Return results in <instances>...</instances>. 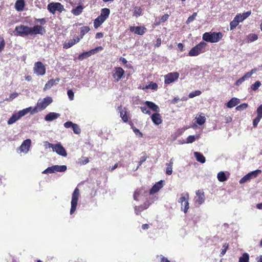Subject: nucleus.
I'll return each mask as SVG.
<instances>
[{
	"label": "nucleus",
	"mask_w": 262,
	"mask_h": 262,
	"mask_svg": "<svg viewBox=\"0 0 262 262\" xmlns=\"http://www.w3.org/2000/svg\"><path fill=\"white\" fill-rule=\"evenodd\" d=\"M15 31L16 32V35L23 37L29 35H43L45 32V30L39 25H35L33 27H29L27 26L20 25L15 27Z\"/></svg>",
	"instance_id": "obj_1"
},
{
	"label": "nucleus",
	"mask_w": 262,
	"mask_h": 262,
	"mask_svg": "<svg viewBox=\"0 0 262 262\" xmlns=\"http://www.w3.org/2000/svg\"><path fill=\"white\" fill-rule=\"evenodd\" d=\"M52 102L53 99L51 97H47L42 100H39L35 107L31 109L30 112L31 114H34L45 110Z\"/></svg>",
	"instance_id": "obj_2"
},
{
	"label": "nucleus",
	"mask_w": 262,
	"mask_h": 262,
	"mask_svg": "<svg viewBox=\"0 0 262 262\" xmlns=\"http://www.w3.org/2000/svg\"><path fill=\"white\" fill-rule=\"evenodd\" d=\"M223 36L221 32H209L204 33L202 38L205 41L215 43L219 41Z\"/></svg>",
	"instance_id": "obj_3"
},
{
	"label": "nucleus",
	"mask_w": 262,
	"mask_h": 262,
	"mask_svg": "<svg viewBox=\"0 0 262 262\" xmlns=\"http://www.w3.org/2000/svg\"><path fill=\"white\" fill-rule=\"evenodd\" d=\"M31 110V107H29L18 111L17 113H15L12 114L11 117L8 119L7 124L8 125H11L15 123L17 121L19 120L21 117L26 115Z\"/></svg>",
	"instance_id": "obj_4"
},
{
	"label": "nucleus",
	"mask_w": 262,
	"mask_h": 262,
	"mask_svg": "<svg viewBox=\"0 0 262 262\" xmlns=\"http://www.w3.org/2000/svg\"><path fill=\"white\" fill-rule=\"evenodd\" d=\"M80 197V190L78 187L75 188L72 194L71 202V209L70 213L73 214L76 211L79 198Z\"/></svg>",
	"instance_id": "obj_5"
},
{
	"label": "nucleus",
	"mask_w": 262,
	"mask_h": 262,
	"mask_svg": "<svg viewBox=\"0 0 262 262\" xmlns=\"http://www.w3.org/2000/svg\"><path fill=\"white\" fill-rule=\"evenodd\" d=\"M207 43L202 41L198 45L193 47L189 51L188 54L190 56H196L205 52Z\"/></svg>",
	"instance_id": "obj_6"
},
{
	"label": "nucleus",
	"mask_w": 262,
	"mask_h": 262,
	"mask_svg": "<svg viewBox=\"0 0 262 262\" xmlns=\"http://www.w3.org/2000/svg\"><path fill=\"white\" fill-rule=\"evenodd\" d=\"M33 72L37 76H43L46 74V69L41 61H37L34 63Z\"/></svg>",
	"instance_id": "obj_7"
},
{
	"label": "nucleus",
	"mask_w": 262,
	"mask_h": 262,
	"mask_svg": "<svg viewBox=\"0 0 262 262\" xmlns=\"http://www.w3.org/2000/svg\"><path fill=\"white\" fill-rule=\"evenodd\" d=\"M47 9L49 11L54 14L56 11L61 12L64 10L63 6L60 3H51L48 5Z\"/></svg>",
	"instance_id": "obj_8"
},
{
	"label": "nucleus",
	"mask_w": 262,
	"mask_h": 262,
	"mask_svg": "<svg viewBox=\"0 0 262 262\" xmlns=\"http://www.w3.org/2000/svg\"><path fill=\"white\" fill-rule=\"evenodd\" d=\"M102 49V47H98L87 52H83L78 56V59L82 60L89 57L91 56Z\"/></svg>",
	"instance_id": "obj_9"
},
{
	"label": "nucleus",
	"mask_w": 262,
	"mask_h": 262,
	"mask_svg": "<svg viewBox=\"0 0 262 262\" xmlns=\"http://www.w3.org/2000/svg\"><path fill=\"white\" fill-rule=\"evenodd\" d=\"M260 172L261 170L257 169L248 173L240 180L239 183L243 184L247 182L248 180L256 177Z\"/></svg>",
	"instance_id": "obj_10"
},
{
	"label": "nucleus",
	"mask_w": 262,
	"mask_h": 262,
	"mask_svg": "<svg viewBox=\"0 0 262 262\" xmlns=\"http://www.w3.org/2000/svg\"><path fill=\"white\" fill-rule=\"evenodd\" d=\"M179 74L178 72H171L164 76V82L166 84H169L173 82L178 79Z\"/></svg>",
	"instance_id": "obj_11"
},
{
	"label": "nucleus",
	"mask_w": 262,
	"mask_h": 262,
	"mask_svg": "<svg viewBox=\"0 0 262 262\" xmlns=\"http://www.w3.org/2000/svg\"><path fill=\"white\" fill-rule=\"evenodd\" d=\"M31 144V140L29 139L24 140L19 148H17V151H20V152L25 154L28 153L29 151Z\"/></svg>",
	"instance_id": "obj_12"
},
{
	"label": "nucleus",
	"mask_w": 262,
	"mask_h": 262,
	"mask_svg": "<svg viewBox=\"0 0 262 262\" xmlns=\"http://www.w3.org/2000/svg\"><path fill=\"white\" fill-rule=\"evenodd\" d=\"M124 74V71L121 67L115 68L112 72V75L116 82L119 81Z\"/></svg>",
	"instance_id": "obj_13"
},
{
	"label": "nucleus",
	"mask_w": 262,
	"mask_h": 262,
	"mask_svg": "<svg viewBox=\"0 0 262 262\" xmlns=\"http://www.w3.org/2000/svg\"><path fill=\"white\" fill-rule=\"evenodd\" d=\"M53 151L56 152L58 155L66 157L67 156V151L65 148L60 143L54 144Z\"/></svg>",
	"instance_id": "obj_14"
},
{
	"label": "nucleus",
	"mask_w": 262,
	"mask_h": 262,
	"mask_svg": "<svg viewBox=\"0 0 262 262\" xmlns=\"http://www.w3.org/2000/svg\"><path fill=\"white\" fill-rule=\"evenodd\" d=\"M80 41V39L78 38V36H75L73 39H70L69 40H67L63 45V47L64 49H69L74 46V45Z\"/></svg>",
	"instance_id": "obj_15"
},
{
	"label": "nucleus",
	"mask_w": 262,
	"mask_h": 262,
	"mask_svg": "<svg viewBox=\"0 0 262 262\" xmlns=\"http://www.w3.org/2000/svg\"><path fill=\"white\" fill-rule=\"evenodd\" d=\"M130 31L135 34L143 35L146 31V28L142 26H132L130 27Z\"/></svg>",
	"instance_id": "obj_16"
},
{
	"label": "nucleus",
	"mask_w": 262,
	"mask_h": 262,
	"mask_svg": "<svg viewBox=\"0 0 262 262\" xmlns=\"http://www.w3.org/2000/svg\"><path fill=\"white\" fill-rule=\"evenodd\" d=\"M196 197L195 198V202L198 203L199 205L203 204L205 200L204 192L203 190H198L196 192Z\"/></svg>",
	"instance_id": "obj_17"
},
{
	"label": "nucleus",
	"mask_w": 262,
	"mask_h": 262,
	"mask_svg": "<svg viewBox=\"0 0 262 262\" xmlns=\"http://www.w3.org/2000/svg\"><path fill=\"white\" fill-rule=\"evenodd\" d=\"M60 116V114L54 112H50L46 115L45 120L46 121L50 122L56 120Z\"/></svg>",
	"instance_id": "obj_18"
},
{
	"label": "nucleus",
	"mask_w": 262,
	"mask_h": 262,
	"mask_svg": "<svg viewBox=\"0 0 262 262\" xmlns=\"http://www.w3.org/2000/svg\"><path fill=\"white\" fill-rule=\"evenodd\" d=\"M163 181L161 180L157 182L150 190V193L153 194L157 192L163 186Z\"/></svg>",
	"instance_id": "obj_19"
},
{
	"label": "nucleus",
	"mask_w": 262,
	"mask_h": 262,
	"mask_svg": "<svg viewBox=\"0 0 262 262\" xmlns=\"http://www.w3.org/2000/svg\"><path fill=\"white\" fill-rule=\"evenodd\" d=\"M60 79L56 78L55 79H51L48 81L45 84L43 90L45 91L51 89L53 85H56L58 83Z\"/></svg>",
	"instance_id": "obj_20"
},
{
	"label": "nucleus",
	"mask_w": 262,
	"mask_h": 262,
	"mask_svg": "<svg viewBox=\"0 0 262 262\" xmlns=\"http://www.w3.org/2000/svg\"><path fill=\"white\" fill-rule=\"evenodd\" d=\"M240 103V100L237 98L233 97L231 98L226 104V105L228 108H232Z\"/></svg>",
	"instance_id": "obj_21"
},
{
	"label": "nucleus",
	"mask_w": 262,
	"mask_h": 262,
	"mask_svg": "<svg viewBox=\"0 0 262 262\" xmlns=\"http://www.w3.org/2000/svg\"><path fill=\"white\" fill-rule=\"evenodd\" d=\"M151 119L156 125H159L162 123L161 117L159 113H155L151 116Z\"/></svg>",
	"instance_id": "obj_22"
},
{
	"label": "nucleus",
	"mask_w": 262,
	"mask_h": 262,
	"mask_svg": "<svg viewBox=\"0 0 262 262\" xmlns=\"http://www.w3.org/2000/svg\"><path fill=\"white\" fill-rule=\"evenodd\" d=\"M145 103L148 108H150L153 111L158 113L160 112V108L159 106L155 103L151 101H146Z\"/></svg>",
	"instance_id": "obj_23"
},
{
	"label": "nucleus",
	"mask_w": 262,
	"mask_h": 262,
	"mask_svg": "<svg viewBox=\"0 0 262 262\" xmlns=\"http://www.w3.org/2000/svg\"><path fill=\"white\" fill-rule=\"evenodd\" d=\"M120 113V117L122 118V120L124 122L128 121V117L127 116L126 111H125V108L122 109L121 106L118 107Z\"/></svg>",
	"instance_id": "obj_24"
},
{
	"label": "nucleus",
	"mask_w": 262,
	"mask_h": 262,
	"mask_svg": "<svg viewBox=\"0 0 262 262\" xmlns=\"http://www.w3.org/2000/svg\"><path fill=\"white\" fill-rule=\"evenodd\" d=\"M194 155L196 158V160L198 162H199L201 163H204L205 162V161H206L205 157L201 152L195 151L194 152Z\"/></svg>",
	"instance_id": "obj_25"
},
{
	"label": "nucleus",
	"mask_w": 262,
	"mask_h": 262,
	"mask_svg": "<svg viewBox=\"0 0 262 262\" xmlns=\"http://www.w3.org/2000/svg\"><path fill=\"white\" fill-rule=\"evenodd\" d=\"M110 13V10L108 8H103L101 11V13L99 16L103 18L104 20H106L108 17Z\"/></svg>",
	"instance_id": "obj_26"
},
{
	"label": "nucleus",
	"mask_w": 262,
	"mask_h": 262,
	"mask_svg": "<svg viewBox=\"0 0 262 262\" xmlns=\"http://www.w3.org/2000/svg\"><path fill=\"white\" fill-rule=\"evenodd\" d=\"M148 207L149 204L147 203H145L144 205L139 206H135V213H136V214H139L141 211L145 209H146Z\"/></svg>",
	"instance_id": "obj_27"
},
{
	"label": "nucleus",
	"mask_w": 262,
	"mask_h": 262,
	"mask_svg": "<svg viewBox=\"0 0 262 262\" xmlns=\"http://www.w3.org/2000/svg\"><path fill=\"white\" fill-rule=\"evenodd\" d=\"M90 28L88 26H83L80 28V34L78 38L80 40L83 37L85 34L90 31Z\"/></svg>",
	"instance_id": "obj_28"
},
{
	"label": "nucleus",
	"mask_w": 262,
	"mask_h": 262,
	"mask_svg": "<svg viewBox=\"0 0 262 262\" xmlns=\"http://www.w3.org/2000/svg\"><path fill=\"white\" fill-rule=\"evenodd\" d=\"M105 20L101 18L99 16H98L94 21V27L95 28H97L100 25L104 23Z\"/></svg>",
	"instance_id": "obj_29"
},
{
	"label": "nucleus",
	"mask_w": 262,
	"mask_h": 262,
	"mask_svg": "<svg viewBox=\"0 0 262 262\" xmlns=\"http://www.w3.org/2000/svg\"><path fill=\"white\" fill-rule=\"evenodd\" d=\"M25 4L23 0H18L16 1L15 7L17 11L23 10Z\"/></svg>",
	"instance_id": "obj_30"
},
{
	"label": "nucleus",
	"mask_w": 262,
	"mask_h": 262,
	"mask_svg": "<svg viewBox=\"0 0 262 262\" xmlns=\"http://www.w3.org/2000/svg\"><path fill=\"white\" fill-rule=\"evenodd\" d=\"M189 200V194L188 193H183L181 194V197L179 199L178 202L180 204H182L185 201Z\"/></svg>",
	"instance_id": "obj_31"
},
{
	"label": "nucleus",
	"mask_w": 262,
	"mask_h": 262,
	"mask_svg": "<svg viewBox=\"0 0 262 262\" xmlns=\"http://www.w3.org/2000/svg\"><path fill=\"white\" fill-rule=\"evenodd\" d=\"M83 9V8L82 6L79 5L72 9V13L75 15H79L82 13Z\"/></svg>",
	"instance_id": "obj_32"
},
{
	"label": "nucleus",
	"mask_w": 262,
	"mask_h": 262,
	"mask_svg": "<svg viewBox=\"0 0 262 262\" xmlns=\"http://www.w3.org/2000/svg\"><path fill=\"white\" fill-rule=\"evenodd\" d=\"M217 179L220 182H225L227 180V177L224 171H220L217 173Z\"/></svg>",
	"instance_id": "obj_33"
},
{
	"label": "nucleus",
	"mask_w": 262,
	"mask_h": 262,
	"mask_svg": "<svg viewBox=\"0 0 262 262\" xmlns=\"http://www.w3.org/2000/svg\"><path fill=\"white\" fill-rule=\"evenodd\" d=\"M144 192V191H143V189H137L135 192H134V199L136 201H138L139 200V198H140V195L141 194H142Z\"/></svg>",
	"instance_id": "obj_34"
},
{
	"label": "nucleus",
	"mask_w": 262,
	"mask_h": 262,
	"mask_svg": "<svg viewBox=\"0 0 262 262\" xmlns=\"http://www.w3.org/2000/svg\"><path fill=\"white\" fill-rule=\"evenodd\" d=\"M55 172H64L67 169V167L66 165H54Z\"/></svg>",
	"instance_id": "obj_35"
},
{
	"label": "nucleus",
	"mask_w": 262,
	"mask_h": 262,
	"mask_svg": "<svg viewBox=\"0 0 262 262\" xmlns=\"http://www.w3.org/2000/svg\"><path fill=\"white\" fill-rule=\"evenodd\" d=\"M195 119L196 123L200 125L204 124L206 121V118L204 116L199 115L198 117H196Z\"/></svg>",
	"instance_id": "obj_36"
},
{
	"label": "nucleus",
	"mask_w": 262,
	"mask_h": 262,
	"mask_svg": "<svg viewBox=\"0 0 262 262\" xmlns=\"http://www.w3.org/2000/svg\"><path fill=\"white\" fill-rule=\"evenodd\" d=\"M142 10L139 7H135L134 10V16L138 17L142 15Z\"/></svg>",
	"instance_id": "obj_37"
},
{
	"label": "nucleus",
	"mask_w": 262,
	"mask_h": 262,
	"mask_svg": "<svg viewBox=\"0 0 262 262\" xmlns=\"http://www.w3.org/2000/svg\"><path fill=\"white\" fill-rule=\"evenodd\" d=\"M181 209L183 210L185 213H186L188 211V210L189 208V202L188 201H185V202L181 204Z\"/></svg>",
	"instance_id": "obj_38"
},
{
	"label": "nucleus",
	"mask_w": 262,
	"mask_h": 262,
	"mask_svg": "<svg viewBox=\"0 0 262 262\" xmlns=\"http://www.w3.org/2000/svg\"><path fill=\"white\" fill-rule=\"evenodd\" d=\"M249 256L248 253H244L239 258V262H249Z\"/></svg>",
	"instance_id": "obj_39"
},
{
	"label": "nucleus",
	"mask_w": 262,
	"mask_h": 262,
	"mask_svg": "<svg viewBox=\"0 0 262 262\" xmlns=\"http://www.w3.org/2000/svg\"><path fill=\"white\" fill-rule=\"evenodd\" d=\"M55 172V166L53 165L51 167H48L45 170L42 171V173L44 174H49Z\"/></svg>",
	"instance_id": "obj_40"
},
{
	"label": "nucleus",
	"mask_w": 262,
	"mask_h": 262,
	"mask_svg": "<svg viewBox=\"0 0 262 262\" xmlns=\"http://www.w3.org/2000/svg\"><path fill=\"white\" fill-rule=\"evenodd\" d=\"M258 36L255 34H251L248 36V41L251 42L256 40Z\"/></svg>",
	"instance_id": "obj_41"
},
{
	"label": "nucleus",
	"mask_w": 262,
	"mask_h": 262,
	"mask_svg": "<svg viewBox=\"0 0 262 262\" xmlns=\"http://www.w3.org/2000/svg\"><path fill=\"white\" fill-rule=\"evenodd\" d=\"M201 94V92L199 90L195 91L192 92L189 94V97L190 98H193L195 96H199Z\"/></svg>",
	"instance_id": "obj_42"
},
{
	"label": "nucleus",
	"mask_w": 262,
	"mask_h": 262,
	"mask_svg": "<svg viewBox=\"0 0 262 262\" xmlns=\"http://www.w3.org/2000/svg\"><path fill=\"white\" fill-rule=\"evenodd\" d=\"M158 88V85L156 83L151 82L150 83L146 86V89H149L151 90H156Z\"/></svg>",
	"instance_id": "obj_43"
},
{
	"label": "nucleus",
	"mask_w": 262,
	"mask_h": 262,
	"mask_svg": "<svg viewBox=\"0 0 262 262\" xmlns=\"http://www.w3.org/2000/svg\"><path fill=\"white\" fill-rule=\"evenodd\" d=\"M74 133L76 134H79L81 132V129L79 128V126L77 124H74L73 127H72Z\"/></svg>",
	"instance_id": "obj_44"
},
{
	"label": "nucleus",
	"mask_w": 262,
	"mask_h": 262,
	"mask_svg": "<svg viewBox=\"0 0 262 262\" xmlns=\"http://www.w3.org/2000/svg\"><path fill=\"white\" fill-rule=\"evenodd\" d=\"M248 106V105L247 103H243V104L237 106L236 107V110L237 111H243V110H245L246 108H247Z\"/></svg>",
	"instance_id": "obj_45"
},
{
	"label": "nucleus",
	"mask_w": 262,
	"mask_h": 262,
	"mask_svg": "<svg viewBox=\"0 0 262 262\" xmlns=\"http://www.w3.org/2000/svg\"><path fill=\"white\" fill-rule=\"evenodd\" d=\"M261 85V82L259 81H256L254 84H253L251 86V89L253 91L257 90L259 87Z\"/></svg>",
	"instance_id": "obj_46"
},
{
	"label": "nucleus",
	"mask_w": 262,
	"mask_h": 262,
	"mask_svg": "<svg viewBox=\"0 0 262 262\" xmlns=\"http://www.w3.org/2000/svg\"><path fill=\"white\" fill-rule=\"evenodd\" d=\"M196 15H197V13L196 12L193 13L192 15L190 16L188 18V19L186 21V23L187 24H188L190 23L191 22L193 21L194 20V19L195 18Z\"/></svg>",
	"instance_id": "obj_47"
},
{
	"label": "nucleus",
	"mask_w": 262,
	"mask_h": 262,
	"mask_svg": "<svg viewBox=\"0 0 262 262\" xmlns=\"http://www.w3.org/2000/svg\"><path fill=\"white\" fill-rule=\"evenodd\" d=\"M238 25V23H237V21L235 19H233V20L231 21L230 24V30H233L234 28L236 27V26Z\"/></svg>",
	"instance_id": "obj_48"
},
{
	"label": "nucleus",
	"mask_w": 262,
	"mask_h": 262,
	"mask_svg": "<svg viewBox=\"0 0 262 262\" xmlns=\"http://www.w3.org/2000/svg\"><path fill=\"white\" fill-rule=\"evenodd\" d=\"M146 159H147V156H142L140 158V161L138 162V165L135 170V171L137 170L138 169V168L139 167V166H141L142 164V163L146 161Z\"/></svg>",
	"instance_id": "obj_49"
},
{
	"label": "nucleus",
	"mask_w": 262,
	"mask_h": 262,
	"mask_svg": "<svg viewBox=\"0 0 262 262\" xmlns=\"http://www.w3.org/2000/svg\"><path fill=\"white\" fill-rule=\"evenodd\" d=\"M195 140V136L190 135L186 139V143H193Z\"/></svg>",
	"instance_id": "obj_50"
},
{
	"label": "nucleus",
	"mask_w": 262,
	"mask_h": 262,
	"mask_svg": "<svg viewBox=\"0 0 262 262\" xmlns=\"http://www.w3.org/2000/svg\"><path fill=\"white\" fill-rule=\"evenodd\" d=\"M166 165L167 166L166 173L168 175L171 174L172 173V166L171 165H168L167 164H166Z\"/></svg>",
	"instance_id": "obj_51"
},
{
	"label": "nucleus",
	"mask_w": 262,
	"mask_h": 262,
	"mask_svg": "<svg viewBox=\"0 0 262 262\" xmlns=\"http://www.w3.org/2000/svg\"><path fill=\"white\" fill-rule=\"evenodd\" d=\"M68 97L70 100H73L74 98V93L72 90H69L67 92Z\"/></svg>",
	"instance_id": "obj_52"
},
{
	"label": "nucleus",
	"mask_w": 262,
	"mask_h": 262,
	"mask_svg": "<svg viewBox=\"0 0 262 262\" xmlns=\"http://www.w3.org/2000/svg\"><path fill=\"white\" fill-rule=\"evenodd\" d=\"M89 162V159L86 157H82L81 159H79V163L80 164L85 165L87 164Z\"/></svg>",
	"instance_id": "obj_53"
},
{
	"label": "nucleus",
	"mask_w": 262,
	"mask_h": 262,
	"mask_svg": "<svg viewBox=\"0 0 262 262\" xmlns=\"http://www.w3.org/2000/svg\"><path fill=\"white\" fill-rule=\"evenodd\" d=\"M251 13V11H247L246 12L243 13L242 14H241V16L242 17V19L244 20L245 19H246L248 17H249Z\"/></svg>",
	"instance_id": "obj_54"
},
{
	"label": "nucleus",
	"mask_w": 262,
	"mask_h": 262,
	"mask_svg": "<svg viewBox=\"0 0 262 262\" xmlns=\"http://www.w3.org/2000/svg\"><path fill=\"white\" fill-rule=\"evenodd\" d=\"M5 43L3 37H0V52L4 49Z\"/></svg>",
	"instance_id": "obj_55"
},
{
	"label": "nucleus",
	"mask_w": 262,
	"mask_h": 262,
	"mask_svg": "<svg viewBox=\"0 0 262 262\" xmlns=\"http://www.w3.org/2000/svg\"><path fill=\"white\" fill-rule=\"evenodd\" d=\"M224 248L222 249V251L220 253V256H223L224 255L227 251V249L228 247V245L225 244L223 246Z\"/></svg>",
	"instance_id": "obj_56"
},
{
	"label": "nucleus",
	"mask_w": 262,
	"mask_h": 262,
	"mask_svg": "<svg viewBox=\"0 0 262 262\" xmlns=\"http://www.w3.org/2000/svg\"><path fill=\"white\" fill-rule=\"evenodd\" d=\"M44 144H45L44 145L46 149L52 148V150L53 149L54 144L50 143L48 141L45 142Z\"/></svg>",
	"instance_id": "obj_57"
},
{
	"label": "nucleus",
	"mask_w": 262,
	"mask_h": 262,
	"mask_svg": "<svg viewBox=\"0 0 262 262\" xmlns=\"http://www.w3.org/2000/svg\"><path fill=\"white\" fill-rule=\"evenodd\" d=\"M74 123L71 121H67L64 123L63 125H64V127H66L67 128H69L70 127H72L74 125Z\"/></svg>",
	"instance_id": "obj_58"
},
{
	"label": "nucleus",
	"mask_w": 262,
	"mask_h": 262,
	"mask_svg": "<svg viewBox=\"0 0 262 262\" xmlns=\"http://www.w3.org/2000/svg\"><path fill=\"white\" fill-rule=\"evenodd\" d=\"M140 108H141V111L143 113L148 114V115L150 114V111L146 106H141L140 107Z\"/></svg>",
	"instance_id": "obj_59"
},
{
	"label": "nucleus",
	"mask_w": 262,
	"mask_h": 262,
	"mask_svg": "<svg viewBox=\"0 0 262 262\" xmlns=\"http://www.w3.org/2000/svg\"><path fill=\"white\" fill-rule=\"evenodd\" d=\"M257 116L259 117L262 118V104H261L257 109Z\"/></svg>",
	"instance_id": "obj_60"
},
{
	"label": "nucleus",
	"mask_w": 262,
	"mask_h": 262,
	"mask_svg": "<svg viewBox=\"0 0 262 262\" xmlns=\"http://www.w3.org/2000/svg\"><path fill=\"white\" fill-rule=\"evenodd\" d=\"M261 118L257 116L253 121V125L254 127H256Z\"/></svg>",
	"instance_id": "obj_61"
},
{
	"label": "nucleus",
	"mask_w": 262,
	"mask_h": 262,
	"mask_svg": "<svg viewBox=\"0 0 262 262\" xmlns=\"http://www.w3.org/2000/svg\"><path fill=\"white\" fill-rule=\"evenodd\" d=\"M133 129L134 132L135 133V134L136 135H139V136L141 137H142L143 136L142 133L141 132H140L138 129H137L135 127H133Z\"/></svg>",
	"instance_id": "obj_62"
},
{
	"label": "nucleus",
	"mask_w": 262,
	"mask_h": 262,
	"mask_svg": "<svg viewBox=\"0 0 262 262\" xmlns=\"http://www.w3.org/2000/svg\"><path fill=\"white\" fill-rule=\"evenodd\" d=\"M18 96V94L16 93H14L13 94H11L10 96H9V98L7 99V100L11 101L13 99L16 98Z\"/></svg>",
	"instance_id": "obj_63"
},
{
	"label": "nucleus",
	"mask_w": 262,
	"mask_h": 262,
	"mask_svg": "<svg viewBox=\"0 0 262 262\" xmlns=\"http://www.w3.org/2000/svg\"><path fill=\"white\" fill-rule=\"evenodd\" d=\"M160 261L161 262H170V260H169L166 257L161 255L160 256Z\"/></svg>",
	"instance_id": "obj_64"
}]
</instances>
